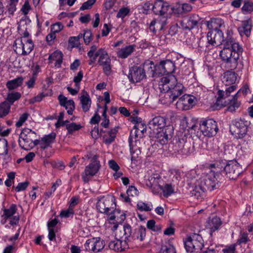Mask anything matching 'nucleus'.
Wrapping results in <instances>:
<instances>
[{
    "label": "nucleus",
    "instance_id": "nucleus-63",
    "mask_svg": "<svg viewBox=\"0 0 253 253\" xmlns=\"http://www.w3.org/2000/svg\"><path fill=\"white\" fill-rule=\"evenodd\" d=\"M147 227L148 229L154 232L158 230V228L156 226V222L153 219L149 220L147 221Z\"/></svg>",
    "mask_w": 253,
    "mask_h": 253
},
{
    "label": "nucleus",
    "instance_id": "nucleus-34",
    "mask_svg": "<svg viewBox=\"0 0 253 253\" xmlns=\"http://www.w3.org/2000/svg\"><path fill=\"white\" fill-rule=\"evenodd\" d=\"M236 85H232L229 87H227L225 91H224L222 90H218L217 91V101H219L220 99L223 98V97L226 98L230 95V93L234 91L236 89Z\"/></svg>",
    "mask_w": 253,
    "mask_h": 253
},
{
    "label": "nucleus",
    "instance_id": "nucleus-61",
    "mask_svg": "<svg viewBox=\"0 0 253 253\" xmlns=\"http://www.w3.org/2000/svg\"><path fill=\"white\" fill-rule=\"evenodd\" d=\"M63 26L60 22L56 23L52 25L51 28V32L54 33L55 34L59 32L63 28Z\"/></svg>",
    "mask_w": 253,
    "mask_h": 253
},
{
    "label": "nucleus",
    "instance_id": "nucleus-39",
    "mask_svg": "<svg viewBox=\"0 0 253 253\" xmlns=\"http://www.w3.org/2000/svg\"><path fill=\"white\" fill-rule=\"evenodd\" d=\"M11 105L7 101L0 103V118L6 116L9 112Z\"/></svg>",
    "mask_w": 253,
    "mask_h": 253
},
{
    "label": "nucleus",
    "instance_id": "nucleus-31",
    "mask_svg": "<svg viewBox=\"0 0 253 253\" xmlns=\"http://www.w3.org/2000/svg\"><path fill=\"white\" fill-rule=\"evenodd\" d=\"M135 46L133 44L126 46L122 48L118 52V56L121 58H126L132 53L135 49Z\"/></svg>",
    "mask_w": 253,
    "mask_h": 253
},
{
    "label": "nucleus",
    "instance_id": "nucleus-2",
    "mask_svg": "<svg viewBox=\"0 0 253 253\" xmlns=\"http://www.w3.org/2000/svg\"><path fill=\"white\" fill-rule=\"evenodd\" d=\"M176 78L171 75L163 77L159 81V102L161 104L169 105L172 103L175 99L173 97L169 90L170 83H174Z\"/></svg>",
    "mask_w": 253,
    "mask_h": 253
},
{
    "label": "nucleus",
    "instance_id": "nucleus-32",
    "mask_svg": "<svg viewBox=\"0 0 253 253\" xmlns=\"http://www.w3.org/2000/svg\"><path fill=\"white\" fill-rule=\"evenodd\" d=\"M82 108L84 112L88 111L90 107L91 101L88 95L86 92V95H82L80 97Z\"/></svg>",
    "mask_w": 253,
    "mask_h": 253
},
{
    "label": "nucleus",
    "instance_id": "nucleus-48",
    "mask_svg": "<svg viewBox=\"0 0 253 253\" xmlns=\"http://www.w3.org/2000/svg\"><path fill=\"white\" fill-rule=\"evenodd\" d=\"M66 129L69 134H72L74 131L79 130L82 126L80 124H76L75 123H71L66 125Z\"/></svg>",
    "mask_w": 253,
    "mask_h": 253
},
{
    "label": "nucleus",
    "instance_id": "nucleus-1",
    "mask_svg": "<svg viewBox=\"0 0 253 253\" xmlns=\"http://www.w3.org/2000/svg\"><path fill=\"white\" fill-rule=\"evenodd\" d=\"M223 46L219 54L221 60L227 63H230L231 67L236 68L239 56L243 52V48L239 42L231 38L226 39Z\"/></svg>",
    "mask_w": 253,
    "mask_h": 253
},
{
    "label": "nucleus",
    "instance_id": "nucleus-52",
    "mask_svg": "<svg viewBox=\"0 0 253 253\" xmlns=\"http://www.w3.org/2000/svg\"><path fill=\"white\" fill-rule=\"evenodd\" d=\"M74 214V209L69 207L66 210H63L61 211L60 215L62 217H69L73 216Z\"/></svg>",
    "mask_w": 253,
    "mask_h": 253
},
{
    "label": "nucleus",
    "instance_id": "nucleus-11",
    "mask_svg": "<svg viewBox=\"0 0 253 253\" xmlns=\"http://www.w3.org/2000/svg\"><path fill=\"white\" fill-rule=\"evenodd\" d=\"M200 184L204 190L206 191H211L219 186L215 173L211 171L201 179Z\"/></svg>",
    "mask_w": 253,
    "mask_h": 253
},
{
    "label": "nucleus",
    "instance_id": "nucleus-22",
    "mask_svg": "<svg viewBox=\"0 0 253 253\" xmlns=\"http://www.w3.org/2000/svg\"><path fill=\"white\" fill-rule=\"evenodd\" d=\"M252 28V21L249 19L243 21L241 25L238 27V30L241 36H246L249 37L251 35Z\"/></svg>",
    "mask_w": 253,
    "mask_h": 253
},
{
    "label": "nucleus",
    "instance_id": "nucleus-19",
    "mask_svg": "<svg viewBox=\"0 0 253 253\" xmlns=\"http://www.w3.org/2000/svg\"><path fill=\"white\" fill-rule=\"evenodd\" d=\"M199 20L200 18L198 15L192 14L185 17L181 21L180 24L184 29L190 30L197 25Z\"/></svg>",
    "mask_w": 253,
    "mask_h": 253
},
{
    "label": "nucleus",
    "instance_id": "nucleus-5",
    "mask_svg": "<svg viewBox=\"0 0 253 253\" xmlns=\"http://www.w3.org/2000/svg\"><path fill=\"white\" fill-rule=\"evenodd\" d=\"M220 166L224 168L222 172L230 179H236L243 171L242 166L236 160L229 161L227 163L221 160Z\"/></svg>",
    "mask_w": 253,
    "mask_h": 253
},
{
    "label": "nucleus",
    "instance_id": "nucleus-64",
    "mask_svg": "<svg viewBox=\"0 0 253 253\" xmlns=\"http://www.w3.org/2000/svg\"><path fill=\"white\" fill-rule=\"evenodd\" d=\"M69 43L72 47H78L80 44V41L75 37H71L69 38Z\"/></svg>",
    "mask_w": 253,
    "mask_h": 253
},
{
    "label": "nucleus",
    "instance_id": "nucleus-28",
    "mask_svg": "<svg viewBox=\"0 0 253 253\" xmlns=\"http://www.w3.org/2000/svg\"><path fill=\"white\" fill-rule=\"evenodd\" d=\"M237 79L235 72L228 71L225 73L223 78V83L226 86L234 85Z\"/></svg>",
    "mask_w": 253,
    "mask_h": 253
},
{
    "label": "nucleus",
    "instance_id": "nucleus-37",
    "mask_svg": "<svg viewBox=\"0 0 253 253\" xmlns=\"http://www.w3.org/2000/svg\"><path fill=\"white\" fill-rule=\"evenodd\" d=\"M137 239L142 241L146 236V228L145 227L140 226L136 228L132 235Z\"/></svg>",
    "mask_w": 253,
    "mask_h": 253
},
{
    "label": "nucleus",
    "instance_id": "nucleus-8",
    "mask_svg": "<svg viewBox=\"0 0 253 253\" xmlns=\"http://www.w3.org/2000/svg\"><path fill=\"white\" fill-rule=\"evenodd\" d=\"M14 51L17 53L27 55L32 51L34 48V43L31 39L26 38L17 39L13 45Z\"/></svg>",
    "mask_w": 253,
    "mask_h": 253
},
{
    "label": "nucleus",
    "instance_id": "nucleus-59",
    "mask_svg": "<svg viewBox=\"0 0 253 253\" xmlns=\"http://www.w3.org/2000/svg\"><path fill=\"white\" fill-rule=\"evenodd\" d=\"M29 114L27 113L23 114L19 118L18 121L16 123V126L17 127H20L23 123L27 120Z\"/></svg>",
    "mask_w": 253,
    "mask_h": 253
},
{
    "label": "nucleus",
    "instance_id": "nucleus-16",
    "mask_svg": "<svg viewBox=\"0 0 253 253\" xmlns=\"http://www.w3.org/2000/svg\"><path fill=\"white\" fill-rule=\"evenodd\" d=\"M146 73L142 67L133 66L129 70L128 78L131 83H138L146 78Z\"/></svg>",
    "mask_w": 253,
    "mask_h": 253
},
{
    "label": "nucleus",
    "instance_id": "nucleus-18",
    "mask_svg": "<svg viewBox=\"0 0 253 253\" xmlns=\"http://www.w3.org/2000/svg\"><path fill=\"white\" fill-rule=\"evenodd\" d=\"M170 9V5L167 2L161 4V9L159 10V24L161 25L160 30L164 29L168 24V11Z\"/></svg>",
    "mask_w": 253,
    "mask_h": 253
},
{
    "label": "nucleus",
    "instance_id": "nucleus-25",
    "mask_svg": "<svg viewBox=\"0 0 253 253\" xmlns=\"http://www.w3.org/2000/svg\"><path fill=\"white\" fill-rule=\"evenodd\" d=\"M150 129L149 135L152 138H158V117H155L148 124Z\"/></svg>",
    "mask_w": 253,
    "mask_h": 253
},
{
    "label": "nucleus",
    "instance_id": "nucleus-10",
    "mask_svg": "<svg viewBox=\"0 0 253 253\" xmlns=\"http://www.w3.org/2000/svg\"><path fill=\"white\" fill-rule=\"evenodd\" d=\"M36 133L28 128H24L19 135V144L24 150H28L31 147L33 139L36 138Z\"/></svg>",
    "mask_w": 253,
    "mask_h": 253
},
{
    "label": "nucleus",
    "instance_id": "nucleus-9",
    "mask_svg": "<svg viewBox=\"0 0 253 253\" xmlns=\"http://www.w3.org/2000/svg\"><path fill=\"white\" fill-rule=\"evenodd\" d=\"M200 129L203 134L208 137L214 136L218 130L216 122L211 119L201 121Z\"/></svg>",
    "mask_w": 253,
    "mask_h": 253
},
{
    "label": "nucleus",
    "instance_id": "nucleus-26",
    "mask_svg": "<svg viewBox=\"0 0 253 253\" xmlns=\"http://www.w3.org/2000/svg\"><path fill=\"white\" fill-rule=\"evenodd\" d=\"M176 82V81L174 83H170V88L169 90L175 99L182 94L183 89L184 88L183 85L180 83H176L175 85H173Z\"/></svg>",
    "mask_w": 253,
    "mask_h": 253
},
{
    "label": "nucleus",
    "instance_id": "nucleus-21",
    "mask_svg": "<svg viewBox=\"0 0 253 253\" xmlns=\"http://www.w3.org/2000/svg\"><path fill=\"white\" fill-rule=\"evenodd\" d=\"M123 237H120V239L111 241L109 244V247L111 250L115 251L122 252L128 248V245L126 240L123 239Z\"/></svg>",
    "mask_w": 253,
    "mask_h": 253
},
{
    "label": "nucleus",
    "instance_id": "nucleus-36",
    "mask_svg": "<svg viewBox=\"0 0 253 253\" xmlns=\"http://www.w3.org/2000/svg\"><path fill=\"white\" fill-rule=\"evenodd\" d=\"M206 192V190H204L199 184V185L196 186L195 188L191 191V194L192 196H194L196 199H199L202 198L204 196L205 193Z\"/></svg>",
    "mask_w": 253,
    "mask_h": 253
},
{
    "label": "nucleus",
    "instance_id": "nucleus-4",
    "mask_svg": "<svg viewBox=\"0 0 253 253\" xmlns=\"http://www.w3.org/2000/svg\"><path fill=\"white\" fill-rule=\"evenodd\" d=\"M218 19H213L207 22L208 28L211 30L207 33L208 43L212 46H217L223 41V33L217 25Z\"/></svg>",
    "mask_w": 253,
    "mask_h": 253
},
{
    "label": "nucleus",
    "instance_id": "nucleus-53",
    "mask_svg": "<svg viewBox=\"0 0 253 253\" xmlns=\"http://www.w3.org/2000/svg\"><path fill=\"white\" fill-rule=\"evenodd\" d=\"M49 95L47 93L42 92L36 96L31 99L30 100V103L31 104H34L36 102H40L44 97Z\"/></svg>",
    "mask_w": 253,
    "mask_h": 253
},
{
    "label": "nucleus",
    "instance_id": "nucleus-17",
    "mask_svg": "<svg viewBox=\"0 0 253 253\" xmlns=\"http://www.w3.org/2000/svg\"><path fill=\"white\" fill-rule=\"evenodd\" d=\"M194 104V99L192 96L184 94L179 98L176 103L177 109L180 110H188L192 107Z\"/></svg>",
    "mask_w": 253,
    "mask_h": 253
},
{
    "label": "nucleus",
    "instance_id": "nucleus-55",
    "mask_svg": "<svg viewBox=\"0 0 253 253\" xmlns=\"http://www.w3.org/2000/svg\"><path fill=\"white\" fill-rule=\"evenodd\" d=\"M95 2L96 0H88L83 3L82 5L80 8V10H84L90 9Z\"/></svg>",
    "mask_w": 253,
    "mask_h": 253
},
{
    "label": "nucleus",
    "instance_id": "nucleus-24",
    "mask_svg": "<svg viewBox=\"0 0 253 253\" xmlns=\"http://www.w3.org/2000/svg\"><path fill=\"white\" fill-rule=\"evenodd\" d=\"M191 238L193 242V249L194 252H199L204 247V240L202 237L199 234L192 233Z\"/></svg>",
    "mask_w": 253,
    "mask_h": 253
},
{
    "label": "nucleus",
    "instance_id": "nucleus-35",
    "mask_svg": "<svg viewBox=\"0 0 253 253\" xmlns=\"http://www.w3.org/2000/svg\"><path fill=\"white\" fill-rule=\"evenodd\" d=\"M159 189L162 191V194L165 197H168L174 193L173 187L171 184H166L164 186L159 185Z\"/></svg>",
    "mask_w": 253,
    "mask_h": 253
},
{
    "label": "nucleus",
    "instance_id": "nucleus-7",
    "mask_svg": "<svg viewBox=\"0 0 253 253\" xmlns=\"http://www.w3.org/2000/svg\"><path fill=\"white\" fill-rule=\"evenodd\" d=\"M248 126V122L244 119H236L232 121L230 131L237 138H243L247 134Z\"/></svg>",
    "mask_w": 253,
    "mask_h": 253
},
{
    "label": "nucleus",
    "instance_id": "nucleus-42",
    "mask_svg": "<svg viewBox=\"0 0 253 253\" xmlns=\"http://www.w3.org/2000/svg\"><path fill=\"white\" fill-rule=\"evenodd\" d=\"M184 247L187 253H193L194 250L193 249V242L192 238H191V234L189 236H187V237L184 240Z\"/></svg>",
    "mask_w": 253,
    "mask_h": 253
},
{
    "label": "nucleus",
    "instance_id": "nucleus-56",
    "mask_svg": "<svg viewBox=\"0 0 253 253\" xmlns=\"http://www.w3.org/2000/svg\"><path fill=\"white\" fill-rule=\"evenodd\" d=\"M92 37V32L90 30H85L84 31V33L83 34V38L84 40V42L86 44H88L91 40Z\"/></svg>",
    "mask_w": 253,
    "mask_h": 253
},
{
    "label": "nucleus",
    "instance_id": "nucleus-33",
    "mask_svg": "<svg viewBox=\"0 0 253 253\" xmlns=\"http://www.w3.org/2000/svg\"><path fill=\"white\" fill-rule=\"evenodd\" d=\"M221 224V221L220 218L214 216L209 220L207 226L211 229V232H214L219 228Z\"/></svg>",
    "mask_w": 253,
    "mask_h": 253
},
{
    "label": "nucleus",
    "instance_id": "nucleus-15",
    "mask_svg": "<svg viewBox=\"0 0 253 253\" xmlns=\"http://www.w3.org/2000/svg\"><path fill=\"white\" fill-rule=\"evenodd\" d=\"M175 153L184 156L189 155L192 152L191 144L185 141L184 139H179L173 146Z\"/></svg>",
    "mask_w": 253,
    "mask_h": 253
},
{
    "label": "nucleus",
    "instance_id": "nucleus-38",
    "mask_svg": "<svg viewBox=\"0 0 253 253\" xmlns=\"http://www.w3.org/2000/svg\"><path fill=\"white\" fill-rule=\"evenodd\" d=\"M238 93H236L233 97L232 99L229 101V106L228 107L227 110L228 111L233 112L240 106V103L237 101Z\"/></svg>",
    "mask_w": 253,
    "mask_h": 253
},
{
    "label": "nucleus",
    "instance_id": "nucleus-57",
    "mask_svg": "<svg viewBox=\"0 0 253 253\" xmlns=\"http://www.w3.org/2000/svg\"><path fill=\"white\" fill-rule=\"evenodd\" d=\"M129 12L130 9L127 7L122 8L119 10L116 17L117 18H121L123 19L125 16H126L129 13Z\"/></svg>",
    "mask_w": 253,
    "mask_h": 253
},
{
    "label": "nucleus",
    "instance_id": "nucleus-23",
    "mask_svg": "<svg viewBox=\"0 0 253 253\" xmlns=\"http://www.w3.org/2000/svg\"><path fill=\"white\" fill-rule=\"evenodd\" d=\"M142 69H144V71H147V74L149 76L152 78H154L157 76V73L156 72L157 64H154L153 62L150 60L145 61L142 65Z\"/></svg>",
    "mask_w": 253,
    "mask_h": 253
},
{
    "label": "nucleus",
    "instance_id": "nucleus-50",
    "mask_svg": "<svg viewBox=\"0 0 253 253\" xmlns=\"http://www.w3.org/2000/svg\"><path fill=\"white\" fill-rule=\"evenodd\" d=\"M123 232L124 236H125L124 240L128 241L132 233L131 226L128 224H125L123 227Z\"/></svg>",
    "mask_w": 253,
    "mask_h": 253
},
{
    "label": "nucleus",
    "instance_id": "nucleus-51",
    "mask_svg": "<svg viewBox=\"0 0 253 253\" xmlns=\"http://www.w3.org/2000/svg\"><path fill=\"white\" fill-rule=\"evenodd\" d=\"M94 242L93 238L88 239L84 245L85 249L86 251L93 252H94Z\"/></svg>",
    "mask_w": 253,
    "mask_h": 253
},
{
    "label": "nucleus",
    "instance_id": "nucleus-30",
    "mask_svg": "<svg viewBox=\"0 0 253 253\" xmlns=\"http://www.w3.org/2000/svg\"><path fill=\"white\" fill-rule=\"evenodd\" d=\"M22 77H18L13 80L8 81L6 84V86L9 90H13L20 86L23 82Z\"/></svg>",
    "mask_w": 253,
    "mask_h": 253
},
{
    "label": "nucleus",
    "instance_id": "nucleus-14",
    "mask_svg": "<svg viewBox=\"0 0 253 253\" xmlns=\"http://www.w3.org/2000/svg\"><path fill=\"white\" fill-rule=\"evenodd\" d=\"M164 56H159V75H169L175 69L174 63L170 59L165 60Z\"/></svg>",
    "mask_w": 253,
    "mask_h": 253
},
{
    "label": "nucleus",
    "instance_id": "nucleus-45",
    "mask_svg": "<svg viewBox=\"0 0 253 253\" xmlns=\"http://www.w3.org/2000/svg\"><path fill=\"white\" fill-rule=\"evenodd\" d=\"M242 10L245 14L251 13L253 11V2L249 0H245L242 8Z\"/></svg>",
    "mask_w": 253,
    "mask_h": 253
},
{
    "label": "nucleus",
    "instance_id": "nucleus-62",
    "mask_svg": "<svg viewBox=\"0 0 253 253\" xmlns=\"http://www.w3.org/2000/svg\"><path fill=\"white\" fill-rule=\"evenodd\" d=\"M151 6H152V8L153 11L157 14V13L154 10L155 6L152 5V4L150 3L149 2H145L144 5L142 6V8L143 9L142 12L144 14H147L148 10L151 9Z\"/></svg>",
    "mask_w": 253,
    "mask_h": 253
},
{
    "label": "nucleus",
    "instance_id": "nucleus-49",
    "mask_svg": "<svg viewBox=\"0 0 253 253\" xmlns=\"http://www.w3.org/2000/svg\"><path fill=\"white\" fill-rule=\"evenodd\" d=\"M152 206L149 205L143 202L139 201L137 203V209L141 211H149L152 210Z\"/></svg>",
    "mask_w": 253,
    "mask_h": 253
},
{
    "label": "nucleus",
    "instance_id": "nucleus-60",
    "mask_svg": "<svg viewBox=\"0 0 253 253\" xmlns=\"http://www.w3.org/2000/svg\"><path fill=\"white\" fill-rule=\"evenodd\" d=\"M29 184V182L28 181L19 183L17 186L15 187V190L16 192H20L21 191L25 190ZM12 188H14V186H13Z\"/></svg>",
    "mask_w": 253,
    "mask_h": 253
},
{
    "label": "nucleus",
    "instance_id": "nucleus-58",
    "mask_svg": "<svg viewBox=\"0 0 253 253\" xmlns=\"http://www.w3.org/2000/svg\"><path fill=\"white\" fill-rule=\"evenodd\" d=\"M240 238L238 239L237 243L239 245L241 244H246L248 242L250 241V239L248 237V234L246 232H244L243 233H241Z\"/></svg>",
    "mask_w": 253,
    "mask_h": 253
},
{
    "label": "nucleus",
    "instance_id": "nucleus-27",
    "mask_svg": "<svg viewBox=\"0 0 253 253\" xmlns=\"http://www.w3.org/2000/svg\"><path fill=\"white\" fill-rule=\"evenodd\" d=\"M147 185L150 187L151 191L154 194H158V175L153 174L148 180Z\"/></svg>",
    "mask_w": 253,
    "mask_h": 253
},
{
    "label": "nucleus",
    "instance_id": "nucleus-43",
    "mask_svg": "<svg viewBox=\"0 0 253 253\" xmlns=\"http://www.w3.org/2000/svg\"><path fill=\"white\" fill-rule=\"evenodd\" d=\"M21 96V95L19 92H12L7 94L6 100L10 105H12L15 101L20 99Z\"/></svg>",
    "mask_w": 253,
    "mask_h": 253
},
{
    "label": "nucleus",
    "instance_id": "nucleus-20",
    "mask_svg": "<svg viewBox=\"0 0 253 253\" xmlns=\"http://www.w3.org/2000/svg\"><path fill=\"white\" fill-rule=\"evenodd\" d=\"M111 60L107 53L101 55L99 57L98 61V64L102 66L103 72L107 76L109 75L111 73Z\"/></svg>",
    "mask_w": 253,
    "mask_h": 253
},
{
    "label": "nucleus",
    "instance_id": "nucleus-12",
    "mask_svg": "<svg viewBox=\"0 0 253 253\" xmlns=\"http://www.w3.org/2000/svg\"><path fill=\"white\" fill-rule=\"evenodd\" d=\"M97 159L98 156L94 155L91 161V163L85 167L84 169L85 175L83 176L84 181H88L87 176H93L99 171L100 164Z\"/></svg>",
    "mask_w": 253,
    "mask_h": 253
},
{
    "label": "nucleus",
    "instance_id": "nucleus-41",
    "mask_svg": "<svg viewBox=\"0 0 253 253\" xmlns=\"http://www.w3.org/2000/svg\"><path fill=\"white\" fill-rule=\"evenodd\" d=\"M93 240L94 242V252L98 253L104 248L105 246L104 241L101 240L100 237L93 238Z\"/></svg>",
    "mask_w": 253,
    "mask_h": 253
},
{
    "label": "nucleus",
    "instance_id": "nucleus-54",
    "mask_svg": "<svg viewBox=\"0 0 253 253\" xmlns=\"http://www.w3.org/2000/svg\"><path fill=\"white\" fill-rule=\"evenodd\" d=\"M30 1L29 0H25L24 4L21 8V11L25 15L28 14L29 11L31 9V6L30 5Z\"/></svg>",
    "mask_w": 253,
    "mask_h": 253
},
{
    "label": "nucleus",
    "instance_id": "nucleus-29",
    "mask_svg": "<svg viewBox=\"0 0 253 253\" xmlns=\"http://www.w3.org/2000/svg\"><path fill=\"white\" fill-rule=\"evenodd\" d=\"M48 59L50 62L55 61V66L60 67L63 61V54L61 51H55L49 56Z\"/></svg>",
    "mask_w": 253,
    "mask_h": 253
},
{
    "label": "nucleus",
    "instance_id": "nucleus-40",
    "mask_svg": "<svg viewBox=\"0 0 253 253\" xmlns=\"http://www.w3.org/2000/svg\"><path fill=\"white\" fill-rule=\"evenodd\" d=\"M17 211V206L15 204H11L8 209L3 210L2 216L5 218H8L13 216Z\"/></svg>",
    "mask_w": 253,
    "mask_h": 253
},
{
    "label": "nucleus",
    "instance_id": "nucleus-44",
    "mask_svg": "<svg viewBox=\"0 0 253 253\" xmlns=\"http://www.w3.org/2000/svg\"><path fill=\"white\" fill-rule=\"evenodd\" d=\"M159 253H176V251L173 245L166 243L162 245Z\"/></svg>",
    "mask_w": 253,
    "mask_h": 253
},
{
    "label": "nucleus",
    "instance_id": "nucleus-3",
    "mask_svg": "<svg viewBox=\"0 0 253 253\" xmlns=\"http://www.w3.org/2000/svg\"><path fill=\"white\" fill-rule=\"evenodd\" d=\"M172 126L167 125L165 117L159 116V151H162V153L169 149V135L172 133Z\"/></svg>",
    "mask_w": 253,
    "mask_h": 253
},
{
    "label": "nucleus",
    "instance_id": "nucleus-47",
    "mask_svg": "<svg viewBox=\"0 0 253 253\" xmlns=\"http://www.w3.org/2000/svg\"><path fill=\"white\" fill-rule=\"evenodd\" d=\"M169 177L173 183L178 184L181 179L180 172L178 170L173 169L171 170Z\"/></svg>",
    "mask_w": 253,
    "mask_h": 253
},
{
    "label": "nucleus",
    "instance_id": "nucleus-46",
    "mask_svg": "<svg viewBox=\"0 0 253 253\" xmlns=\"http://www.w3.org/2000/svg\"><path fill=\"white\" fill-rule=\"evenodd\" d=\"M56 134L52 132L48 135H44L42 138V141L45 144H50L53 143L56 138Z\"/></svg>",
    "mask_w": 253,
    "mask_h": 253
},
{
    "label": "nucleus",
    "instance_id": "nucleus-13",
    "mask_svg": "<svg viewBox=\"0 0 253 253\" xmlns=\"http://www.w3.org/2000/svg\"><path fill=\"white\" fill-rule=\"evenodd\" d=\"M135 130L130 131L128 138L129 145L130 149L132 148L133 140L136 141L137 138H141L143 137L144 133L146 132V126L144 123H138L134 126Z\"/></svg>",
    "mask_w": 253,
    "mask_h": 253
},
{
    "label": "nucleus",
    "instance_id": "nucleus-6",
    "mask_svg": "<svg viewBox=\"0 0 253 253\" xmlns=\"http://www.w3.org/2000/svg\"><path fill=\"white\" fill-rule=\"evenodd\" d=\"M97 199L96 208L100 212L108 214L114 211L116 208L114 197L107 195L98 197Z\"/></svg>",
    "mask_w": 253,
    "mask_h": 253
}]
</instances>
